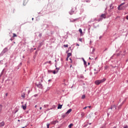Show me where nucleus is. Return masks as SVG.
Listing matches in <instances>:
<instances>
[{"instance_id": "obj_1", "label": "nucleus", "mask_w": 128, "mask_h": 128, "mask_svg": "<svg viewBox=\"0 0 128 128\" xmlns=\"http://www.w3.org/2000/svg\"><path fill=\"white\" fill-rule=\"evenodd\" d=\"M106 80V78H104L102 80H96V81H95L94 84L96 86H98V84H102V82H104V81Z\"/></svg>"}, {"instance_id": "obj_2", "label": "nucleus", "mask_w": 128, "mask_h": 128, "mask_svg": "<svg viewBox=\"0 0 128 128\" xmlns=\"http://www.w3.org/2000/svg\"><path fill=\"white\" fill-rule=\"evenodd\" d=\"M110 110H112L113 112H116V105L111 106Z\"/></svg>"}, {"instance_id": "obj_3", "label": "nucleus", "mask_w": 128, "mask_h": 128, "mask_svg": "<svg viewBox=\"0 0 128 128\" xmlns=\"http://www.w3.org/2000/svg\"><path fill=\"white\" fill-rule=\"evenodd\" d=\"M36 86H37L38 88H42V84H36Z\"/></svg>"}, {"instance_id": "obj_4", "label": "nucleus", "mask_w": 128, "mask_h": 128, "mask_svg": "<svg viewBox=\"0 0 128 128\" xmlns=\"http://www.w3.org/2000/svg\"><path fill=\"white\" fill-rule=\"evenodd\" d=\"M22 108L23 110H26V104L24 105H22Z\"/></svg>"}, {"instance_id": "obj_5", "label": "nucleus", "mask_w": 128, "mask_h": 128, "mask_svg": "<svg viewBox=\"0 0 128 128\" xmlns=\"http://www.w3.org/2000/svg\"><path fill=\"white\" fill-rule=\"evenodd\" d=\"M100 17L102 18H106V14H102L101 16H100Z\"/></svg>"}, {"instance_id": "obj_6", "label": "nucleus", "mask_w": 128, "mask_h": 128, "mask_svg": "<svg viewBox=\"0 0 128 128\" xmlns=\"http://www.w3.org/2000/svg\"><path fill=\"white\" fill-rule=\"evenodd\" d=\"M72 109H69L67 112H66V114H70V112H72Z\"/></svg>"}, {"instance_id": "obj_7", "label": "nucleus", "mask_w": 128, "mask_h": 128, "mask_svg": "<svg viewBox=\"0 0 128 128\" xmlns=\"http://www.w3.org/2000/svg\"><path fill=\"white\" fill-rule=\"evenodd\" d=\"M78 30L80 32L81 36H82V28H80Z\"/></svg>"}, {"instance_id": "obj_8", "label": "nucleus", "mask_w": 128, "mask_h": 128, "mask_svg": "<svg viewBox=\"0 0 128 128\" xmlns=\"http://www.w3.org/2000/svg\"><path fill=\"white\" fill-rule=\"evenodd\" d=\"M4 126V122H2L0 123V127Z\"/></svg>"}, {"instance_id": "obj_9", "label": "nucleus", "mask_w": 128, "mask_h": 128, "mask_svg": "<svg viewBox=\"0 0 128 128\" xmlns=\"http://www.w3.org/2000/svg\"><path fill=\"white\" fill-rule=\"evenodd\" d=\"M62 108V105H60V104L58 105V110L60 108V109Z\"/></svg>"}, {"instance_id": "obj_10", "label": "nucleus", "mask_w": 128, "mask_h": 128, "mask_svg": "<svg viewBox=\"0 0 128 128\" xmlns=\"http://www.w3.org/2000/svg\"><path fill=\"white\" fill-rule=\"evenodd\" d=\"M80 116L82 118H84V112H81V114H80Z\"/></svg>"}, {"instance_id": "obj_11", "label": "nucleus", "mask_w": 128, "mask_h": 128, "mask_svg": "<svg viewBox=\"0 0 128 128\" xmlns=\"http://www.w3.org/2000/svg\"><path fill=\"white\" fill-rule=\"evenodd\" d=\"M72 56V53L70 52L68 53L67 56H68V58H70V56Z\"/></svg>"}, {"instance_id": "obj_12", "label": "nucleus", "mask_w": 128, "mask_h": 128, "mask_svg": "<svg viewBox=\"0 0 128 128\" xmlns=\"http://www.w3.org/2000/svg\"><path fill=\"white\" fill-rule=\"evenodd\" d=\"M74 126V124H70L68 126V127L69 128H72V126Z\"/></svg>"}, {"instance_id": "obj_13", "label": "nucleus", "mask_w": 128, "mask_h": 128, "mask_svg": "<svg viewBox=\"0 0 128 128\" xmlns=\"http://www.w3.org/2000/svg\"><path fill=\"white\" fill-rule=\"evenodd\" d=\"M26 96V94H22V98H24V96Z\"/></svg>"}, {"instance_id": "obj_14", "label": "nucleus", "mask_w": 128, "mask_h": 128, "mask_svg": "<svg viewBox=\"0 0 128 128\" xmlns=\"http://www.w3.org/2000/svg\"><path fill=\"white\" fill-rule=\"evenodd\" d=\"M18 36H16V34L14 33L13 34V38H16Z\"/></svg>"}, {"instance_id": "obj_15", "label": "nucleus", "mask_w": 128, "mask_h": 128, "mask_svg": "<svg viewBox=\"0 0 128 128\" xmlns=\"http://www.w3.org/2000/svg\"><path fill=\"white\" fill-rule=\"evenodd\" d=\"M63 84L64 85V86H68V82H64Z\"/></svg>"}, {"instance_id": "obj_16", "label": "nucleus", "mask_w": 128, "mask_h": 128, "mask_svg": "<svg viewBox=\"0 0 128 128\" xmlns=\"http://www.w3.org/2000/svg\"><path fill=\"white\" fill-rule=\"evenodd\" d=\"M82 100H84V98H86V95H83L82 96Z\"/></svg>"}, {"instance_id": "obj_17", "label": "nucleus", "mask_w": 128, "mask_h": 128, "mask_svg": "<svg viewBox=\"0 0 128 128\" xmlns=\"http://www.w3.org/2000/svg\"><path fill=\"white\" fill-rule=\"evenodd\" d=\"M83 62H84V64L86 65V60H84V59H83Z\"/></svg>"}, {"instance_id": "obj_18", "label": "nucleus", "mask_w": 128, "mask_h": 128, "mask_svg": "<svg viewBox=\"0 0 128 128\" xmlns=\"http://www.w3.org/2000/svg\"><path fill=\"white\" fill-rule=\"evenodd\" d=\"M56 72H58V70H60V68H56Z\"/></svg>"}, {"instance_id": "obj_19", "label": "nucleus", "mask_w": 128, "mask_h": 128, "mask_svg": "<svg viewBox=\"0 0 128 128\" xmlns=\"http://www.w3.org/2000/svg\"><path fill=\"white\" fill-rule=\"evenodd\" d=\"M52 72H53L54 74H56V71L54 70Z\"/></svg>"}, {"instance_id": "obj_20", "label": "nucleus", "mask_w": 128, "mask_h": 128, "mask_svg": "<svg viewBox=\"0 0 128 128\" xmlns=\"http://www.w3.org/2000/svg\"><path fill=\"white\" fill-rule=\"evenodd\" d=\"M64 48H68V44L64 45Z\"/></svg>"}, {"instance_id": "obj_21", "label": "nucleus", "mask_w": 128, "mask_h": 128, "mask_svg": "<svg viewBox=\"0 0 128 128\" xmlns=\"http://www.w3.org/2000/svg\"><path fill=\"white\" fill-rule=\"evenodd\" d=\"M48 62V64H52V61L47 62Z\"/></svg>"}, {"instance_id": "obj_22", "label": "nucleus", "mask_w": 128, "mask_h": 128, "mask_svg": "<svg viewBox=\"0 0 128 128\" xmlns=\"http://www.w3.org/2000/svg\"><path fill=\"white\" fill-rule=\"evenodd\" d=\"M46 126H47V128H50V124H47Z\"/></svg>"}, {"instance_id": "obj_23", "label": "nucleus", "mask_w": 128, "mask_h": 128, "mask_svg": "<svg viewBox=\"0 0 128 128\" xmlns=\"http://www.w3.org/2000/svg\"><path fill=\"white\" fill-rule=\"evenodd\" d=\"M124 2L122 3L121 4H120V6H124Z\"/></svg>"}, {"instance_id": "obj_24", "label": "nucleus", "mask_w": 128, "mask_h": 128, "mask_svg": "<svg viewBox=\"0 0 128 128\" xmlns=\"http://www.w3.org/2000/svg\"><path fill=\"white\" fill-rule=\"evenodd\" d=\"M118 10H120V6H118Z\"/></svg>"}, {"instance_id": "obj_25", "label": "nucleus", "mask_w": 128, "mask_h": 128, "mask_svg": "<svg viewBox=\"0 0 128 128\" xmlns=\"http://www.w3.org/2000/svg\"><path fill=\"white\" fill-rule=\"evenodd\" d=\"M88 108V106H85L83 108V110H86Z\"/></svg>"}, {"instance_id": "obj_26", "label": "nucleus", "mask_w": 128, "mask_h": 128, "mask_svg": "<svg viewBox=\"0 0 128 128\" xmlns=\"http://www.w3.org/2000/svg\"><path fill=\"white\" fill-rule=\"evenodd\" d=\"M79 40H80V42H82V38H80V39H79Z\"/></svg>"}, {"instance_id": "obj_27", "label": "nucleus", "mask_w": 128, "mask_h": 128, "mask_svg": "<svg viewBox=\"0 0 128 128\" xmlns=\"http://www.w3.org/2000/svg\"><path fill=\"white\" fill-rule=\"evenodd\" d=\"M68 58L69 57L67 56V58H66V60H67V61L68 60Z\"/></svg>"}, {"instance_id": "obj_28", "label": "nucleus", "mask_w": 128, "mask_h": 128, "mask_svg": "<svg viewBox=\"0 0 128 128\" xmlns=\"http://www.w3.org/2000/svg\"><path fill=\"white\" fill-rule=\"evenodd\" d=\"M90 60H94V58H89Z\"/></svg>"}, {"instance_id": "obj_29", "label": "nucleus", "mask_w": 128, "mask_h": 128, "mask_svg": "<svg viewBox=\"0 0 128 128\" xmlns=\"http://www.w3.org/2000/svg\"><path fill=\"white\" fill-rule=\"evenodd\" d=\"M66 82V79H64V82Z\"/></svg>"}, {"instance_id": "obj_30", "label": "nucleus", "mask_w": 128, "mask_h": 128, "mask_svg": "<svg viewBox=\"0 0 128 128\" xmlns=\"http://www.w3.org/2000/svg\"><path fill=\"white\" fill-rule=\"evenodd\" d=\"M88 108H92V106H88Z\"/></svg>"}, {"instance_id": "obj_31", "label": "nucleus", "mask_w": 128, "mask_h": 128, "mask_svg": "<svg viewBox=\"0 0 128 128\" xmlns=\"http://www.w3.org/2000/svg\"><path fill=\"white\" fill-rule=\"evenodd\" d=\"M126 20H128V16H126Z\"/></svg>"}, {"instance_id": "obj_32", "label": "nucleus", "mask_w": 128, "mask_h": 128, "mask_svg": "<svg viewBox=\"0 0 128 128\" xmlns=\"http://www.w3.org/2000/svg\"><path fill=\"white\" fill-rule=\"evenodd\" d=\"M42 107H40V110H42Z\"/></svg>"}, {"instance_id": "obj_33", "label": "nucleus", "mask_w": 128, "mask_h": 128, "mask_svg": "<svg viewBox=\"0 0 128 128\" xmlns=\"http://www.w3.org/2000/svg\"><path fill=\"white\" fill-rule=\"evenodd\" d=\"M76 46H80V44H76Z\"/></svg>"}, {"instance_id": "obj_34", "label": "nucleus", "mask_w": 128, "mask_h": 128, "mask_svg": "<svg viewBox=\"0 0 128 128\" xmlns=\"http://www.w3.org/2000/svg\"><path fill=\"white\" fill-rule=\"evenodd\" d=\"M18 122H20V120H18Z\"/></svg>"}, {"instance_id": "obj_35", "label": "nucleus", "mask_w": 128, "mask_h": 128, "mask_svg": "<svg viewBox=\"0 0 128 128\" xmlns=\"http://www.w3.org/2000/svg\"><path fill=\"white\" fill-rule=\"evenodd\" d=\"M36 106H36H36H35V108H36Z\"/></svg>"}, {"instance_id": "obj_36", "label": "nucleus", "mask_w": 128, "mask_h": 128, "mask_svg": "<svg viewBox=\"0 0 128 128\" xmlns=\"http://www.w3.org/2000/svg\"><path fill=\"white\" fill-rule=\"evenodd\" d=\"M112 128H116V126H114V127H113Z\"/></svg>"}, {"instance_id": "obj_37", "label": "nucleus", "mask_w": 128, "mask_h": 128, "mask_svg": "<svg viewBox=\"0 0 128 128\" xmlns=\"http://www.w3.org/2000/svg\"><path fill=\"white\" fill-rule=\"evenodd\" d=\"M32 20H34V18H32Z\"/></svg>"}, {"instance_id": "obj_38", "label": "nucleus", "mask_w": 128, "mask_h": 128, "mask_svg": "<svg viewBox=\"0 0 128 128\" xmlns=\"http://www.w3.org/2000/svg\"><path fill=\"white\" fill-rule=\"evenodd\" d=\"M88 64H90V62L88 63Z\"/></svg>"}, {"instance_id": "obj_39", "label": "nucleus", "mask_w": 128, "mask_h": 128, "mask_svg": "<svg viewBox=\"0 0 128 128\" xmlns=\"http://www.w3.org/2000/svg\"><path fill=\"white\" fill-rule=\"evenodd\" d=\"M22 104H24V102H22Z\"/></svg>"}]
</instances>
